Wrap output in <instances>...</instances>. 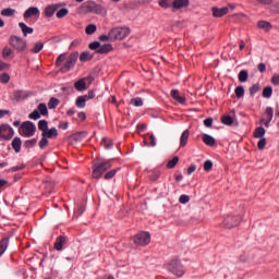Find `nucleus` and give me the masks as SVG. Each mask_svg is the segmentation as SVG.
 Wrapping results in <instances>:
<instances>
[{
	"label": "nucleus",
	"instance_id": "32",
	"mask_svg": "<svg viewBox=\"0 0 279 279\" xmlns=\"http://www.w3.org/2000/svg\"><path fill=\"white\" fill-rule=\"evenodd\" d=\"M235 96L238 97V99H241L245 96V88L243 86H238L234 89Z\"/></svg>",
	"mask_w": 279,
	"mask_h": 279
},
{
	"label": "nucleus",
	"instance_id": "8",
	"mask_svg": "<svg viewBox=\"0 0 279 279\" xmlns=\"http://www.w3.org/2000/svg\"><path fill=\"white\" fill-rule=\"evenodd\" d=\"M9 43L16 51H25L27 47V43L23 38L14 35L10 37Z\"/></svg>",
	"mask_w": 279,
	"mask_h": 279
},
{
	"label": "nucleus",
	"instance_id": "53",
	"mask_svg": "<svg viewBox=\"0 0 279 279\" xmlns=\"http://www.w3.org/2000/svg\"><path fill=\"white\" fill-rule=\"evenodd\" d=\"M64 60H66V54L65 53H61L56 61L57 66H60L62 64V62H64Z\"/></svg>",
	"mask_w": 279,
	"mask_h": 279
},
{
	"label": "nucleus",
	"instance_id": "6",
	"mask_svg": "<svg viewBox=\"0 0 279 279\" xmlns=\"http://www.w3.org/2000/svg\"><path fill=\"white\" fill-rule=\"evenodd\" d=\"M77 58H80L78 52H72L69 58L66 59V62L61 66L60 71L61 73H69L73 66H75V62H77Z\"/></svg>",
	"mask_w": 279,
	"mask_h": 279
},
{
	"label": "nucleus",
	"instance_id": "46",
	"mask_svg": "<svg viewBox=\"0 0 279 279\" xmlns=\"http://www.w3.org/2000/svg\"><path fill=\"white\" fill-rule=\"evenodd\" d=\"M247 77H248V74H247L246 70L240 71V73L238 75L239 82H245L247 80Z\"/></svg>",
	"mask_w": 279,
	"mask_h": 279
},
{
	"label": "nucleus",
	"instance_id": "62",
	"mask_svg": "<svg viewBox=\"0 0 279 279\" xmlns=\"http://www.w3.org/2000/svg\"><path fill=\"white\" fill-rule=\"evenodd\" d=\"M84 97L87 99V101H89V99H95V92L89 90L86 95H84Z\"/></svg>",
	"mask_w": 279,
	"mask_h": 279
},
{
	"label": "nucleus",
	"instance_id": "14",
	"mask_svg": "<svg viewBox=\"0 0 279 279\" xmlns=\"http://www.w3.org/2000/svg\"><path fill=\"white\" fill-rule=\"evenodd\" d=\"M32 16H40V10L37 7H31L24 12V19H32Z\"/></svg>",
	"mask_w": 279,
	"mask_h": 279
},
{
	"label": "nucleus",
	"instance_id": "38",
	"mask_svg": "<svg viewBox=\"0 0 279 279\" xmlns=\"http://www.w3.org/2000/svg\"><path fill=\"white\" fill-rule=\"evenodd\" d=\"M254 136L255 138H264L263 136H265V128L259 126L255 129Z\"/></svg>",
	"mask_w": 279,
	"mask_h": 279
},
{
	"label": "nucleus",
	"instance_id": "48",
	"mask_svg": "<svg viewBox=\"0 0 279 279\" xmlns=\"http://www.w3.org/2000/svg\"><path fill=\"white\" fill-rule=\"evenodd\" d=\"M28 119H33V121H38L40 119V112L35 109L33 112L28 114Z\"/></svg>",
	"mask_w": 279,
	"mask_h": 279
},
{
	"label": "nucleus",
	"instance_id": "61",
	"mask_svg": "<svg viewBox=\"0 0 279 279\" xmlns=\"http://www.w3.org/2000/svg\"><path fill=\"white\" fill-rule=\"evenodd\" d=\"M205 128H213V118H207L204 120Z\"/></svg>",
	"mask_w": 279,
	"mask_h": 279
},
{
	"label": "nucleus",
	"instance_id": "56",
	"mask_svg": "<svg viewBox=\"0 0 279 279\" xmlns=\"http://www.w3.org/2000/svg\"><path fill=\"white\" fill-rule=\"evenodd\" d=\"M265 145H267V140H265V137H262L257 143V147L258 149L263 150L265 149Z\"/></svg>",
	"mask_w": 279,
	"mask_h": 279
},
{
	"label": "nucleus",
	"instance_id": "63",
	"mask_svg": "<svg viewBox=\"0 0 279 279\" xmlns=\"http://www.w3.org/2000/svg\"><path fill=\"white\" fill-rule=\"evenodd\" d=\"M257 70L259 71V73H265V71H267V65L265 63H259L257 65Z\"/></svg>",
	"mask_w": 279,
	"mask_h": 279
},
{
	"label": "nucleus",
	"instance_id": "50",
	"mask_svg": "<svg viewBox=\"0 0 279 279\" xmlns=\"http://www.w3.org/2000/svg\"><path fill=\"white\" fill-rule=\"evenodd\" d=\"M48 137L43 136L41 140L39 141V147L40 149H45V147H47V145H49V140H47Z\"/></svg>",
	"mask_w": 279,
	"mask_h": 279
},
{
	"label": "nucleus",
	"instance_id": "17",
	"mask_svg": "<svg viewBox=\"0 0 279 279\" xmlns=\"http://www.w3.org/2000/svg\"><path fill=\"white\" fill-rule=\"evenodd\" d=\"M170 95L174 99V101H178V104H186V97L180 96V90L172 89Z\"/></svg>",
	"mask_w": 279,
	"mask_h": 279
},
{
	"label": "nucleus",
	"instance_id": "11",
	"mask_svg": "<svg viewBox=\"0 0 279 279\" xmlns=\"http://www.w3.org/2000/svg\"><path fill=\"white\" fill-rule=\"evenodd\" d=\"M86 82H89V84L93 82V76H87L84 78L78 80L75 84H74V88L76 90H78V93H83V90H87L88 87L86 86Z\"/></svg>",
	"mask_w": 279,
	"mask_h": 279
},
{
	"label": "nucleus",
	"instance_id": "25",
	"mask_svg": "<svg viewBox=\"0 0 279 279\" xmlns=\"http://www.w3.org/2000/svg\"><path fill=\"white\" fill-rule=\"evenodd\" d=\"M110 51H112V45L110 44H104L102 46H100V48L98 50H96V53H110Z\"/></svg>",
	"mask_w": 279,
	"mask_h": 279
},
{
	"label": "nucleus",
	"instance_id": "64",
	"mask_svg": "<svg viewBox=\"0 0 279 279\" xmlns=\"http://www.w3.org/2000/svg\"><path fill=\"white\" fill-rule=\"evenodd\" d=\"M197 169V166L195 165H191L189 168H187V175H191L192 173H195V170Z\"/></svg>",
	"mask_w": 279,
	"mask_h": 279
},
{
	"label": "nucleus",
	"instance_id": "7",
	"mask_svg": "<svg viewBox=\"0 0 279 279\" xmlns=\"http://www.w3.org/2000/svg\"><path fill=\"white\" fill-rule=\"evenodd\" d=\"M133 241L135 245H149V242L151 241V235H149V232H140L133 238Z\"/></svg>",
	"mask_w": 279,
	"mask_h": 279
},
{
	"label": "nucleus",
	"instance_id": "23",
	"mask_svg": "<svg viewBox=\"0 0 279 279\" xmlns=\"http://www.w3.org/2000/svg\"><path fill=\"white\" fill-rule=\"evenodd\" d=\"M41 136H45L46 138H57L58 129L56 128L48 129L45 133H41Z\"/></svg>",
	"mask_w": 279,
	"mask_h": 279
},
{
	"label": "nucleus",
	"instance_id": "35",
	"mask_svg": "<svg viewBox=\"0 0 279 279\" xmlns=\"http://www.w3.org/2000/svg\"><path fill=\"white\" fill-rule=\"evenodd\" d=\"M95 32H97V25H95V24H89L85 28V33L87 34V36H93V34H95Z\"/></svg>",
	"mask_w": 279,
	"mask_h": 279
},
{
	"label": "nucleus",
	"instance_id": "42",
	"mask_svg": "<svg viewBox=\"0 0 279 279\" xmlns=\"http://www.w3.org/2000/svg\"><path fill=\"white\" fill-rule=\"evenodd\" d=\"M265 114L267 117L268 123H271V121L274 119V108L267 107L265 110Z\"/></svg>",
	"mask_w": 279,
	"mask_h": 279
},
{
	"label": "nucleus",
	"instance_id": "59",
	"mask_svg": "<svg viewBox=\"0 0 279 279\" xmlns=\"http://www.w3.org/2000/svg\"><path fill=\"white\" fill-rule=\"evenodd\" d=\"M271 84H274V86H279V74H274L271 77Z\"/></svg>",
	"mask_w": 279,
	"mask_h": 279
},
{
	"label": "nucleus",
	"instance_id": "3",
	"mask_svg": "<svg viewBox=\"0 0 279 279\" xmlns=\"http://www.w3.org/2000/svg\"><path fill=\"white\" fill-rule=\"evenodd\" d=\"M19 133L21 136H25L26 138H32L34 134H36V124L32 121H25L21 124Z\"/></svg>",
	"mask_w": 279,
	"mask_h": 279
},
{
	"label": "nucleus",
	"instance_id": "30",
	"mask_svg": "<svg viewBox=\"0 0 279 279\" xmlns=\"http://www.w3.org/2000/svg\"><path fill=\"white\" fill-rule=\"evenodd\" d=\"M257 27H259V29H265L266 32H269V29H271V23L267 21H259L257 23Z\"/></svg>",
	"mask_w": 279,
	"mask_h": 279
},
{
	"label": "nucleus",
	"instance_id": "16",
	"mask_svg": "<svg viewBox=\"0 0 279 279\" xmlns=\"http://www.w3.org/2000/svg\"><path fill=\"white\" fill-rule=\"evenodd\" d=\"M64 243H66V236L59 235L56 239V242H54V245H53L54 250H57V252H62V247H63Z\"/></svg>",
	"mask_w": 279,
	"mask_h": 279
},
{
	"label": "nucleus",
	"instance_id": "9",
	"mask_svg": "<svg viewBox=\"0 0 279 279\" xmlns=\"http://www.w3.org/2000/svg\"><path fill=\"white\" fill-rule=\"evenodd\" d=\"M83 8L87 12H92L93 14H104V7L101 4H97L95 1H87L83 4Z\"/></svg>",
	"mask_w": 279,
	"mask_h": 279
},
{
	"label": "nucleus",
	"instance_id": "1",
	"mask_svg": "<svg viewBox=\"0 0 279 279\" xmlns=\"http://www.w3.org/2000/svg\"><path fill=\"white\" fill-rule=\"evenodd\" d=\"M111 168H112L111 160L96 159L92 167L93 169L92 177L94 178V180H99V178H101V175H104V173H106V171H108V169H111Z\"/></svg>",
	"mask_w": 279,
	"mask_h": 279
},
{
	"label": "nucleus",
	"instance_id": "2",
	"mask_svg": "<svg viewBox=\"0 0 279 279\" xmlns=\"http://www.w3.org/2000/svg\"><path fill=\"white\" fill-rule=\"evenodd\" d=\"M130 36V28L128 27H116L109 31L110 40H123Z\"/></svg>",
	"mask_w": 279,
	"mask_h": 279
},
{
	"label": "nucleus",
	"instance_id": "58",
	"mask_svg": "<svg viewBox=\"0 0 279 279\" xmlns=\"http://www.w3.org/2000/svg\"><path fill=\"white\" fill-rule=\"evenodd\" d=\"M191 198L189 197V195H186V194H182L181 196H180V198H179V202H180V204H189V201H190Z\"/></svg>",
	"mask_w": 279,
	"mask_h": 279
},
{
	"label": "nucleus",
	"instance_id": "60",
	"mask_svg": "<svg viewBox=\"0 0 279 279\" xmlns=\"http://www.w3.org/2000/svg\"><path fill=\"white\" fill-rule=\"evenodd\" d=\"M158 3L160 8H165V9L170 8L169 0H159Z\"/></svg>",
	"mask_w": 279,
	"mask_h": 279
},
{
	"label": "nucleus",
	"instance_id": "55",
	"mask_svg": "<svg viewBox=\"0 0 279 279\" xmlns=\"http://www.w3.org/2000/svg\"><path fill=\"white\" fill-rule=\"evenodd\" d=\"M0 82L2 84H8V82H10V74L3 73L2 75H0Z\"/></svg>",
	"mask_w": 279,
	"mask_h": 279
},
{
	"label": "nucleus",
	"instance_id": "36",
	"mask_svg": "<svg viewBox=\"0 0 279 279\" xmlns=\"http://www.w3.org/2000/svg\"><path fill=\"white\" fill-rule=\"evenodd\" d=\"M221 123H223V125H232L234 123V119H232L231 116H222Z\"/></svg>",
	"mask_w": 279,
	"mask_h": 279
},
{
	"label": "nucleus",
	"instance_id": "22",
	"mask_svg": "<svg viewBox=\"0 0 279 279\" xmlns=\"http://www.w3.org/2000/svg\"><path fill=\"white\" fill-rule=\"evenodd\" d=\"M203 143H205V145H207L208 147H215L217 141L215 140V137L208 134H203Z\"/></svg>",
	"mask_w": 279,
	"mask_h": 279
},
{
	"label": "nucleus",
	"instance_id": "33",
	"mask_svg": "<svg viewBox=\"0 0 279 279\" xmlns=\"http://www.w3.org/2000/svg\"><path fill=\"white\" fill-rule=\"evenodd\" d=\"M180 162V158L178 156L173 157L167 163V169H175V166Z\"/></svg>",
	"mask_w": 279,
	"mask_h": 279
},
{
	"label": "nucleus",
	"instance_id": "31",
	"mask_svg": "<svg viewBox=\"0 0 279 279\" xmlns=\"http://www.w3.org/2000/svg\"><path fill=\"white\" fill-rule=\"evenodd\" d=\"M14 14H16V10L12 8H7L1 11V16L10 17V16H14Z\"/></svg>",
	"mask_w": 279,
	"mask_h": 279
},
{
	"label": "nucleus",
	"instance_id": "15",
	"mask_svg": "<svg viewBox=\"0 0 279 279\" xmlns=\"http://www.w3.org/2000/svg\"><path fill=\"white\" fill-rule=\"evenodd\" d=\"M211 12H213V16H215V19H221V16H226V14H228V8L225 7V8H217V7H214L211 9Z\"/></svg>",
	"mask_w": 279,
	"mask_h": 279
},
{
	"label": "nucleus",
	"instance_id": "26",
	"mask_svg": "<svg viewBox=\"0 0 279 279\" xmlns=\"http://www.w3.org/2000/svg\"><path fill=\"white\" fill-rule=\"evenodd\" d=\"M21 145H22L21 137H14L12 141V147L15 154H19L21 151Z\"/></svg>",
	"mask_w": 279,
	"mask_h": 279
},
{
	"label": "nucleus",
	"instance_id": "49",
	"mask_svg": "<svg viewBox=\"0 0 279 279\" xmlns=\"http://www.w3.org/2000/svg\"><path fill=\"white\" fill-rule=\"evenodd\" d=\"M66 14H69V9H60L57 12V19H64V16H66Z\"/></svg>",
	"mask_w": 279,
	"mask_h": 279
},
{
	"label": "nucleus",
	"instance_id": "12",
	"mask_svg": "<svg viewBox=\"0 0 279 279\" xmlns=\"http://www.w3.org/2000/svg\"><path fill=\"white\" fill-rule=\"evenodd\" d=\"M88 132L82 131L74 133L70 136V142L71 143H82V141H85L87 138Z\"/></svg>",
	"mask_w": 279,
	"mask_h": 279
},
{
	"label": "nucleus",
	"instance_id": "41",
	"mask_svg": "<svg viewBox=\"0 0 279 279\" xmlns=\"http://www.w3.org/2000/svg\"><path fill=\"white\" fill-rule=\"evenodd\" d=\"M101 145L105 147V149H112V140L104 137L101 140Z\"/></svg>",
	"mask_w": 279,
	"mask_h": 279
},
{
	"label": "nucleus",
	"instance_id": "43",
	"mask_svg": "<svg viewBox=\"0 0 279 279\" xmlns=\"http://www.w3.org/2000/svg\"><path fill=\"white\" fill-rule=\"evenodd\" d=\"M117 171H119V168L108 171L107 173H105L104 179L105 180H112V178H114L117 175Z\"/></svg>",
	"mask_w": 279,
	"mask_h": 279
},
{
	"label": "nucleus",
	"instance_id": "28",
	"mask_svg": "<svg viewBox=\"0 0 279 279\" xmlns=\"http://www.w3.org/2000/svg\"><path fill=\"white\" fill-rule=\"evenodd\" d=\"M86 101L88 100L84 97V95L78 96L75 101L76 108H86Z\"/></svg>",
	"mask_w": 279,
	"mask_h": 279
},
{
	"label": "nucleus",
	"instance_id": "29",
	"mask_svg": "<svg viewBox=\"0 0 279 279\" xmlns=\"http://www.w3.org/2000/svg\"><path fill=\"white\" fill-rule=\"evenodd\" d=\"M37 110L41 117H47L49 114V110L47 109V105L44 102L39 104Z\"/></svg>",
	"mask_w": 279,
	"mask_h": 279
},
{
	"label": "nucleus",
	"instance_id": "13",
	"mask_svg": "<svg viewBox=\"0 0 279 279\" xmlns=\"http://www.w3.org/2000/svg\"><path fill=\"white\" fill-rule=\"evenodd\" d=\"M28 97H29V94H27L26 90H15L11 96V99L13 101H23V99H27Z\"/></svg>",
	"mask_w": 279,
	"mask_h": 279
},
{
	"label": "nucleus",
	"instance_id": "21",
	"mask_svg": "<svg viewBox=\"0 0 279 279\" xmlns=\"http://www.w3.org/2000/svg\"><path fill=\"white\" fill-rule=\"evenodd\" d=\"M190 135H191V132L189 130L183 131L180 137V147H186Z\"/></svg>",
	"mask_w": 279,
	"mask_h": 279
},
{
	"label": "nucleus",
	"instance_id": "4",
	"mask_svg": "<svg viewBox=\"0 0 279 279\" xmlns=\"http://www.w3.org/2000/svg\"><path fill=\"white\" fill-rule=\"evenodd\" d=\"M166 268L168 271L177 276L178 278H182L184 276V268L182 264L178 259H171L167 265Z\"/></svg>",
	"mask_w": 279,
	"mask_h": 279
},
{
	"label": "nucleus",
	"instance_id": "18",
	"mask_svg": "<svg viewBox=\"0 0 279 279\" xmlns=\"http://www.w3.org/2000/svg\"><path fill=\"white\" fill-rule=\"evenodd\" d=\"M189 0H174L172 2V8L174 10H182V8H189Z\"/></svg>",
	"mask_w": 279,
	"mask_h": 279
},
{
	"label": "nucleus",
	"instance_id": "10",
	"mask_svg": "<svg viewBox=\"0 0 279 279\" xmlns=\"http://www.w3.org/2000/svg\"><path fill=\"white\" fill-rule=\"evenodd\" d=\"M239 223H241V217L239 216H228L223 220V227L227 228L228 230L236 228Z\"/></svg>",
	"mask_w": 279,
	"mask_h": 279
},
{
	"label": "nucleus",
	"instance_id": "45",
	"mask_svg": "<svg viewBox=\"0 0 279 279\" xmlns=\"http://www.w3.org/2000/svg\"><path fill=\"white\" fill-rule=\"evenodd\" d=\"M44 47H45V45L43 43H36L34 48L31 51H32V53H40V51H43Z\"/></svg>",
	"mask_w": 279,
	"mask_h": 279
},
{
	"label": "nucleus",
	"instance_id": "5",
	"mask_svg": "<svg viewBox=\"0 0 279 279\" xmlns=\"http://www.w3.org/2000/svg\"><path fill=\"white\" fill-rule=\"evenodd\" d=\"M14 129L10 124H0V141H12Z\"/></svg>",
	"mask_w": 279,
	"mask_h": 279
},
{
	"label": "nucleus",
	"instance_id": "20",
	"mask_svg": "<svg viewBox=\"0 0 279 279\" xmlns=\"http://www.w3.org/2000/svg\"><path fill=\"white\" fill-rule=\"evenodd\" d=\"M8 245H10V239L8 236H4L0 240V257L5 254V250H8Z\"/></svg>",
	"mask_w": 279,
	"mask_h": 279
},
{
	"label": "nucleus",
	"instance_id": "52",
	"mask_svg": "<svg viewBox=\"0 0 279 279\" xmlns=\"http://www.w3.org/2000/svg\"><path fill=\"white\" fill-rule=\"evenodd\" d=\"M12 56V49L10 47H4L2 50L3 58H10Z\"/></svg>",
	"mask_w": 279,
	"mask_h": 279
},
{
	"label": "nucleus",
	"instance_id": "40",
	"mask_svg": "<svg viewBox=\"0 0 279 279\" xmlns=\"http://www.w3.org/2000/svg\"><path fill=\"white\" fill-rule=\"evenodd\" d=\"M59 104H60V100H58V98L52 97V98H50V100L48 102V108L50 110H53L54 108H58Z\"/></svg>",
	"mask_w": 279,
	"mask_h": 279
},
{
	"label": "nucleus",
	"instance_id": "37",
	"mask_svg": "<svg viewBox=\"0 0 279 279\" xmlns=\"http://www.w3.org/2000/svg\"><path fill=\"white\" fill-rule=\"evenodd\" d=\"M274 94V89L271 88V86H267L263 89V97L265 99H269L271 97V95Z\"/></svg>",
	"mask_w": 279,
	"mask_h": 279
},
{
	"label": "nucleus",
	"instance_id": "19",
	"mask_svg": "<svg viewBox=\"0 0 279 279\" xmlns=\"http://www.w3.org/2000/svg\"><path fill=\"white\" fill-rule=\"evenodd\" d=\"M58 8H60L59 4H50L48 7L45 8V14L48 19H51V16H53V14H56Z\"/></svg>",
	"mask_w": 279,
	"mask_h": 279
},
{
	"label": "nucleus",
	"instance_id": "39",
	"mask_svg": "<svg viewBox=\"0 0 279 279\" xmlns=\"http://www.w3.org/2000/svg\"><path fill=\"white\" fill-rule=\"evenodd\" d=\"M130 104L131 106H135V108H141L143 106V99L141 97L132 98Z\"/></svg>",
	"mask_w": 279,
	"mask_h": 279
},
{
	"label": "nucleus",
	"instance_id": "27",
	"mask_svg": "<svg viewBox=\"0 0 279 279\" xmlns=\"http://www.w3.org/2000/svg\"><path fill=\"white\" fill-rule=\"evenodd\" d=\"M38 130L43 132L41 134H45L49 130V122L47 120H40L38 122Z\"/></svg>",
	"mask_w": 279,
	"mask_h": 279
},
{
	"label": "nucleus",
	"instance_id": "24",
	"mask_svg": "<svg viewBox=\"0 0 279 279\" xmlns=\"http://www.w3.org/2000/svg\"><path fill=\"white\" fill-rule=\"evenodd\" d=\"M19 27L22 31L23 36H27V34H34V28L27 26V24L20 22Z\"/></svg>",
	"mask_w": 279,
	"mask_h": 279
},
{
	"label": "nucleus",
	"instance_id": "57",
	"mask_svg": "<svg viewBox=\"0 0 279 279\" xmlns=\"http://www.w3.org/2000/svg\"><path fill=\"white\" fill-rule=\"evenodd\" d=\"M204 170L205 171H213V161L211 160H206L204 162Z\"/></svg>",
	"mask_w": 279,
	"mask_h": 279
},
{
	"label": "nucleus",
	"instance_id": "34",
	"mask_svg": "<svg viewBox=\"0 0 279 279\" xmlns=\"http://www.w3.org/2000/svg\"><path fill=\"white\" fill-rule=\"evenodd\" d=\"M89 60H93V54L90 52H82L80 56V62H89Z\"/></svg>",
	"mask_w": 279,
	"mask_h": 279
},
{
	"label": "nucleus",
	"instance_id": "47",
	"mask_svg": "<svg viewBox=\"0 0 279 279\" xmlns=\"http://www.w3.org/2000/svg\"><path fill=\"white\" fill-rule=\"evenodd\" d=\"M258 90H260V85L254 84L252 87H250V95L251 97H254V95H256V93H258Z\"/></svg>",
	"mask_w": 279,
	"mask_h": 279
},
{
	"label": "nucleus",
	"instance_id": "44",
	"mask_svg": "<svg viewBox=\"0 0 279 279\" xmlns=\"http://www.w3.org/2000/svg\"><path fill=\"white\" fill-rule=\"evenodd\" d=\"M36 143H38L37 138L27 140L24 143V147H26L27 149H31V147H36Z\"/></svg>",
	"mask_w": 279,
	"mask_h": 279
},
{
	"label": "nucleus",
	"instance_id": "51",
	"mask_svg": "<svg viewBox=\"0 0 279 279\" xmlns=\"http://www.w3.org/2000/svg\"><path fill=\"white\" fill-rule=\"evenodd\" d=\"M100 47L101 44L99 41H93L89 44V49H92V51H98Z\"/></svg>",
	"mask_w": 279,
	"mask_h": 279
},
{
	"label": "nucleus",
	"instance_id": "54",
	"mask_svg": "<svg viewBox=\"0 0 279 279\" xmlns=\"http://www.w3.org/2000/svg\"><path fill=\"white\" fill-rule=\"evenodd\" d=\"M25 167V165L24 163H21L20 166H14V167H11L10 169H9V171L11 172V173H14V172H16V171H23V168Z\"/></svg>",
	"mask_w": 279,
	"mask_h": 279
}]
</instances>
